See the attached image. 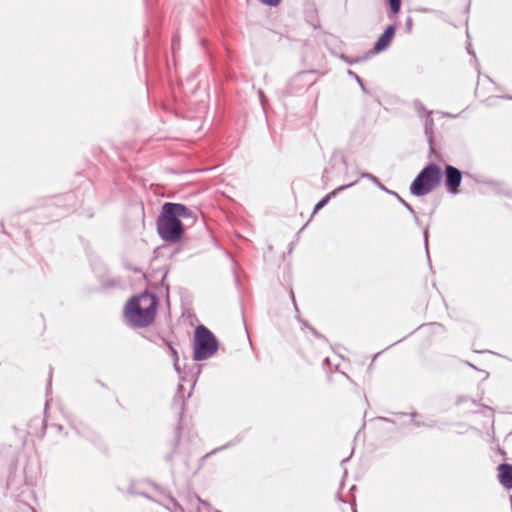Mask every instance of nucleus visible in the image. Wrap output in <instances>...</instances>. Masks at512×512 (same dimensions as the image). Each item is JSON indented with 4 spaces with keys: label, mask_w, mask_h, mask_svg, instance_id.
Wrapping results in <instances>:
<instances>
[{
    "label": "nucleus",
    "mask_w": 512,
    "mask_h": 512,
    "mask_svg": "<svg viewBox=\"0 0 512 512\" xmlns=\"http://www.w3.org/2000/svg\"><path fill=\"white\" fill-rule=\"evenodd\" d=\"M181 219L194 221V211L182 203L165 202L157 217V232L167 243H177L184 235V225Z\"/></svg>",
    "instance_id": "obj_1"
},
{
    "label": "nucleus",
    "mask_w": 512,
    "mask_h": 512,
    "mask_svg": "<svg viewBox=\"0 0 512 512\" xmlns=\"http://www.w3.org/2000/svg\"><path fill=\"white\" fill-rule=\"evenodd\" d=\"M158 305L159 299L155 293L143 292L128 300L125 315L134 326L144 328L154 322Z\"/></svg>",
    "instance_id": "obj_2"
},
{
    "label": "nucleus",
    "mask_w": 512,
    "mask_h": 512,
    "mask_svg": "<svg viewBox=\"0 0 512 512\" xmlns=\"http://www.w3.org/2000/svg\"><path fill=\"white\" fill-rule=\"evenodd\" d=\"M442 170L436 163L427 164L410 184V193L416 197L425 196L441 182Z\"/></svg>",
    "instance_id": "obj_3"
},
{
    "label": "nucleus",
    "mask_w": 512,
    "mask_h": 512,
    "mask_svg": "<svg viewBox=\"0 0 512 512\" xmlns=\"http://www.w3.org/2000/svg\"><path fill=\"white\" fill-rule=\"evenodd\" d=\"M219 348L216 336L204 325L195 328L193 339V359L203 361L212 357Z\"/></svg>",
    "instance_id": "obj_4"
},
{
    "label": "nucleus",
    "mask_w": 512,
    "mask_h": 512,
    "mask_svg": "<svg viewBox=\"0 0 512 512\" xmlns=\"http://www.w3.org/2000/svg\"><path fill=\"white\" fill-rule=\"evenodd\" d=\"M190 457L191 451L189 446L180 441V436L178 433L176 436V441L173 445V449L165 456V461L171 465V468H174L176 463L179 461L182 463L185 469H188Z\"/></svg>",
    "instance_id": "obj_5"
},
{
    "label": "nucleus",
    "mask_w": 512,
    "mask_h": 512,
    "mask_svg": "<svg viewBox=\"0 0 512 512\" xmlns=\"http://www.w3.org/2000/svg\"><path fill=\"white\" fill-rule=\"evenodd\" d=\"M314 73L315 71L313 70L297 73L290 79L286 93L288 95H296L307 91L315 83V80L312 78Z\"/></svg>",
    "instance_id": "obj_6"
},
{
    "label": "nucleus",
    "mask_w": 512,
    "mask_h": 512,
    "mask_svg": "<svg viewBox=\"0 0 512 512\" xmlns=\"http://www.w3.org/2000/svg\"><path fill=\"white\" fill-rule=\"evenodd\" d=\"M70 426L76 434L96 447L103 446L101 435L82 421H71Z\"/></svg>",
    "instance_id": "obj_7"
},
{
    "label": "nucleus",
    "mask_w": 512,
    "mask_h": 512,
    "mask_svg": "<svg viewBox=\"0 0 512 512\" xmlns=\"http://www.w3.org/2000/svg\"><path fill=\"white\" fill-rule=\"evenodd\" d=\"M444 185L450 194H457L462 183L463 172L453 165H446L444 168Z\"/></svg>",
    "instance_id": "obj_8"
},
{
    "label": "nucleus",
    "mask_w": 512,
    "mask_h": 512,
    "mask_svg": "<svg viewBox=\"0 0 512 512\" xmlns=\"http://www.w3.org/2000/svg\"><path fill=\"white\" fill-rule=\"evenodd\" d=\"M396 29L397 27L395 23L388 25L384 29V31L381 33V35L378 37V39L375 41L373 45L372 50L374 53H380L390 46L395 37Z\"/></svg>",
    "instance_id": "obj_9"
},
{
    "label": "nucleus",
    "mask_w": 512,
    "mask_h": 512,
    "mask_svg": "<svg viewBox=\"0 0 512 512\" xmlns=\"http://www.w3.org/2000/svg\"><path fill=\"white\" fill-rule=\"evenodd\" d=\"M499 483L507 490H512V464L501 463L497 466Z\"/></svg>",
    "instance_id": "obj_10"
},
{
    "label": "nucleus",
    "mask_w": 512,
    "mask_h": 512,
    "mask_svg": "<svg viewBox=\"0 0 512 512\" xmlns=\"http://www.w3.org/2000/svg\"><path fill=\"white\" fill-rule=\"evenodd\" d=\"M357 183V181H353L348 184L341 185L337 188H335L333 191L325 195L315 206L313 209V214H316L318 211H320L324 206L328 204V202L335 196H337L340 192L354 186Z\"/></svg>",
    "instance_id": "obj_11"
},
{
    "label": "nucleus",
    "mask_w": 512,
    "mask_h": 512,
    "mask_svg": "<svg viewBox=\"0 0 512 512\" xmlns=\"http://www.w3.org/2000/svg\"><path fill=\"white\" fill-rule=\"evenodd\" d=\"M423 120L424 133L429 144L430 153L435 154L436 150L434 147V120L432 118V115L426 116L425 118H423Z\"/></svg>",
    "instance_id": "obj_12"
},
{
    "label": "nucleus",
    "mask_w": 512,
    "mask_h": 512,
    "mask_svg": "<svg viewBox=\"0 0 512 512\" xmlns=\"http://www.w3.org/2000/svg\"><path fill=\"white\" fill-rule=\"evenodd\" d=\"M243 438H244V433H241V434L237 435L233 440H231V441L227 442L226 444H224L220 447H217V448L213 449L212 451L203 455L199 462V468H201L204 465V462L207 459H209L212 455L240 443L243 440Z\"/></svg>",
    "instance_id": "obj_13"
},
{
    "label": "nucleus",
    "mask_w": 512,
    "mask_h": 512,
    "mask_svg": "<svg viewBox=\"0 0 512 512\" xmlns=\"http://www.w3.org/2000/svg\"><path fill=\"white\" fill-rule=\"evenodd\" d=\"M360 177L361 178H366L368 180H370L372 183H374V185H376L380 190L384 191L385 193H387V195H393L397 200L398 202L400 203V199H403L397 192L395 191H392L390 189H388L386 186H384L380 181L379 179L373 175L372 173H369V172H360Z\"/></svg>",
    "instance_id": "obj_14"
},
{
    "label": "nucleus",
    "mask_w": 512,
    "mask_h": 512,
    "mask_svg": "<svg viewBox=\"0 0 512 512\" xmlns=\"http://www.w3.org/2000/svg\"><path fill=\"white\" fill-rule=\"evenodd\" d=\"M167 503L159 502L162 506H164L166 509L170 510L171 512H184V509L179 504V502L171 495L166 496Z\"/></svg>",
    "instance_id": "obj_15"
},
{
    "label": "nucleus",
    "mask_w": 512,
    "mask_h": 512,
    "mask_svg": "<svg viewBox=\"0 0 512 512\" xmlns=\"http://www.w3.org/2000/svg\"><path fill=\"white\" fill-rule=\"evenodd\" d=\"M412 105L417 115L422 119L428 115H432L433 113L432 111L427 110L423 103L418 99L414 100Z\"/></svg>",
    "instance_id": "obj_16"
},
{
    "label": "nucleus",
    "mask_w": 512,
    "mask_h": 512,
    "mask_svg": "<svg viewBox=\"0 0 512 512\" xmlns=\"http://www.w3.org/2000/svg\"><path fill=\"white\" fill-rule=\"evenodd\" d=\"M410 416L412 417V422H413V425L415 427L434 428L436 426L435 425V421H433V420H429L427 422H424V421H419V420L415 419L418 416L417 412L410 413Z\"/></svg>",
    "instance_id": "obj_17"
},
{
    "label": "nucleus",
    "mask_w": 512,
    "mask_h": 512,
    "mask_svg": "<svg viewBox=\"0 0 512 512\" xmlns=\"http://www.w3.org/2000/svg\"><path fill=\"white\" fill-rule=\"evenodd\" d=\"M400 204L403 205L406 210L411 214V216L413 217V220H414V223L417 225V226H421V221L415 211V209L405 200V199H400Z\"/></svg>",
    "instance_id": "obj_18"
},
{
    "label": "nucleus",
    "mask_w": 512,
    "mask_h": 512,
    "mask_svg": "<svg viewBox=\"0 0 512 512\" xmlns=\"http://www.w3.org/2000/svg\"><path fill=\"white\" fill-rule=\"evenodd\" d=\"M183 404H184V396H183V386L179 385L177 389V393L174 396L173 399V405L175 407H179L180 410H183Z\"/></svg>",
    "instance_id": "obj_19"
},
{
    "label": "nucleus",
    "mask_w": 512,
    "mask_h": 512,
    "mask_svg": "<svg viewBox=\"0 0 512 512\" xmlns=\"http://www.w3.org/2000/svg\"><path fill=\"white\" fill-rule=\"evenodd\" d=\"M392 14L396 15L401 10L402 0H386Z\"/></svg>",
    "instance_id": "obj_20"
},
{
    "label": "nucleus",
    "mask_w": 512,
    "mask_h": 512,
    "mask_svg": "<svg viewBox=\"0 0 512 512\" xmlns=\"http://www.w3.org/2000/svg\"><path fill=\"white\" fill-rule=\"evenodd\" d=\"M474 180L476 183L485 184L490 187H498L501 185L499 181L493 179L475 178Z\"/></svg>",
    "instance_id": "obj_21"
},
{
    "label": "nucleus",
    "mask_w": 512,
    "mask_h": 512,
    "mask_svg": "<svg viewBox=\"0 0 512 512\" xmlns=\"http://www.w3.org/2000/svg\"><path fill=\"white\" fill-rule=\"evenodd\" d=\"M347 74H348L351 78L355 79V83H358V85L360 86V88H361V90H362L363 92H365V93L367 92V89H366V87H365V85H364V83H363V80L358 76V74H357V73H355V72H354V71H352V70H348Z\"/></svg>",
    "instance_id": "obj_22"
},
{
    "label": "nucleus",
    "mask_w": 512,
    "mask_h": 512,
    "mask_svg": "<svg viewBox=\"0 0 512 512\" xmlns=\"http://www.w3.org/2000/svg\"><path fill=\"white\" fill-rule=\"evenodd\" d=\"M169 352H170L171 358H172V360H173V366H174V369H175L178 373H180V367H179V364H178V362H179V356H178V352H177L176 348H175V347H173L172 349H170V350H169Z\"/></svg>",
    "instance_id": "obj_23"
},
{
    "label": "nucleus",
    "mask_w": 512,
    "mask_h": 512,
    "mask_svg": "<svg viewBox=\"0 0 512 512\" xmlns=\"http://www.w3.org/2000/svg\"><path fill=\"white\" fill-rule=\"evenodd\" d=\"M291 298H292V301H293V305H294V308H295V311H296V319L304 326L308 329V326H310L308 324L307 321L303 320L300 318V315H299V309L297 307V304H296V301H295V297H294V293L293 291H291Z\"/></svg>",
    "instance_id": "obj_24"
},
{
    "label": "nucleus",
    "mask_w": 512,
    "mask_h": 512,
    "mask_svg": "<svg viewBox=\"0 0 512 512\" xmlns=\"http://www.w3.org/2000/svg\"><path fill=\"white\" fill-rule=\"evenodd\" d=\"M428 237H429V232H428V226H427L423 230V238H424V246H425V250H426V256H427V259L430 261L429 250H428Z\"/></svg>",
    "instance_id": "obj_25"
},
{
    "label": "nucleus",
    "mask_w": 512,
    "mask_h": 512,
    "mask_svg": "<svg viewBox=\"0 0 512 512\" xmlns=\"http://www.w3.org/2000/svg\"><path fill=\"white\" fill-rule=\"evenodd\" d=\"M261 4L269 7H277L282 0H258Z\"/></svg>",
    "instance_id": "obj_26"
},
{
    "label": "nucleus",
    "mask_w": 512,
    "mask_h": 512,
    "mask_svg": "<svg viewBox=\"0 0 512 512\" xmlns=\"http://www.w3.org/2000/svg\"><path fill=\"white\" fill-rule=\"evenodd\" d=\"M339 58L341 60H343L344 62H346L347 64H349V65H353V64H355V63H357L359 61V58H351V57H348V56H346L344 54H341L339 56Z\"/></svg>",
    "instance_id": "obj_27"
},
{
    "label": "nucleus",
    "mask_w": 512,
    "mask_h": 512,
    "mask_svg": "<svg viewBox=\"0 0 512 512\" xmlns=\"http://www.w3.org/2000/svg\"><path fill=\"white\" fill-rule=\"evenodd\" d=\"M308 329L311 331V333L318 339H321L325 342H327V338L321 334L319 331H317L314 327L308 326Z\"/></svg>",
    "instance_id": "obj_28"
},
{
    "label": "nucleus",
    "mask_w": 512,
    "mask_h": 512,
    "mask_svg": "<svg viewBox=\"0 0 512 512\" xmlns=\"http://www.w3.org/2000/svg\"><path fill=\"white\" fill-rule=\"evenodd\" d=\"M179 45H180V40H179V37L178 36H174L172 38V43H171V47H172V51H173V54L175 55L176 53V50L179 49Z\"/></svg>",
    "instance_id": "obj_29"
},
{
    "label": "nucleus",
    "mask_w": 512,
    "mask_h": 512,
    "mask_svg": "<svg viewBox=\"0 0 512 512\" xmlns=\"http://www.w3.org/2000/svg\"><path fill=\"white\" fill-rule=\"evenodd\" d=\"M412 27H413V20L411 17H408L405 21V28H406V31L408 33H410L412 31Z\"/></svg>",
    "instance_id": "obj_30"
},
{
    "label": "nucleus",
    "mask_w": 512,
    "mask_h": 512,
    "mask_svg": "<svg viewBox=\"0 0 512 512\" xmlns=\"http://www.w3.org/2000/svg\"><path fill=\"white\" fill-rule=\"evenodd\" d=\"M161 341L166 346V348H168V350H170V349H172L174 347L173 343L170 340L166 339V338H161Z\"/></svg>",
    "instance_id": "obj_31"
},
{
    "label": "nucleus",
    "mask_w": 512,
    "mask_h": 512,
    "mask_svg": "<svg viewBox=\"0 0 512 512\" xmlns=\"http://www.w3.org/2000/svg\"><path fill=\"white\" fill-rule=\"evenodd\" d=\"M258 94H259L260 102H261L262 106L264 107L265 106V96H264V93H263L262 90H259Z\"/></svg>",
    "instance_id": "obj_32"
},
{
    "label": "nucleus",
    "mask_w": 512,
    "mask_h": 512,
    "mask_svg": "<svg viewBox=\"0 0 512 512\" xmlns=\"http://www.w3.org/2000/svg\"><path fill=\"white\" fill-rule=\"evenodd\" d=\"M442 115L444 117H448V118H456V117H458V114H452V113H449V112H442Z\"/></svg>",
    "instance_id": "obj_33"
},
{
    "label": "nucleus",
    "mask_w": 512,
    "mask_h": 512,
    "mask_svg": "<svg viewBox=\"0 0 512 512\" xmlns=\"http://www.w3.org/2000/svg\"><path fill=\"white\" fill-rule=\"evenodd\" d=\"M53 427L57 430V431H62L63 430V426L60 425V424H55L53 425Z\"/></svg>",
    "instance_id": "obj_34"
},
{
    "label": "nucleus",
    "mask_w": 512,
    "mask_h": 512,
    "mask_svg": "<svg viewBox=\"0 0 512 512\" xmlns=\"http://www.w3.org/2000/svg\"><path fill=\"white\" fill-rule=\"evenodd\" d=\"M139 495H141V496H143V497H145V498H147V499H149V500L154 501V499H153L150 495H148V494H146V493H139Z\"/></svg>",
    "instance_id": "obj_35"
},
{
    "label": "nucleus",
    "mask_w": 512,
    "mask_h": 512,
    "mask_svg": "<svg viewBox=\"0 0 512 512\" xmlns=\"http://www.w3.org/2000/svg\"><path fill=\"white\" fill-rule=\"evenodd\" d=\"M330 364V359L328 357H326L324 360H323V366L325 367L326 365H329Z\"/></svg>",
    "instance_id": "obj_36"
},
{
    "label": "nucleus",
    "mask_w": 512,
    "mask_h": 512,
    "mask_svg": "<svg viewBox=\"0 0 512 512\" xmlns=\"http://www.w3.org/2000/svg\"><path fill=\"white\" fill-rule=\"evenodd\" d=\"M467 51L469 54H471L475 57V53H474V51H472V48H470V45L467 47Z\"/></svg>",
    "instance_id": "obj_37"
},
{
    "label": "nucleus",
    "mask_w": 512,
    "mask_h": 512,
    "mask_svg": "<svg viewBox=\"0 0 512 512\" xmlns=\"http://www.w3.org/2000/svg\"><path fill=\"white\" fill-rule=\"evenodd\" d=\"M381 419H382L383 421H385V422L393 423V421H392L390 418H385V417H383V418H381Z\"/></svg>",
    "instance_id": "obj_38"
},
{
    "label": "nucleus",
    "mask_w": 512,
    "mask_h": 512,
    "mask_svg": "<svg viewBox=\"0 0 512 512\" xmlns=\"http://www.w3.org/2000/svg\"><path fill=\"white\" fill-rule=\"evenodd\" d=\"M65 197H66V199H70V198L73 197V195L71 193H68V194L65 195Z\"/></svg>",
    "instance_id": "obj_39"
},
{
    "label": "nucleus",
    "mask_w": 512,
    "mask_h": 512,
    "mask_svg": "<svg viewBox=\"0 0 512 512\" xmlns=\"http://www.w3.org/2000/svg\"><path fill=\"white\" fill-rule=\"evenodd\" d=\"M431 325H435V326H438V327L441 326L439 323H432Z\"/></svg>",
    "instance_id": "obj_40"
},
{
    "label": "nucleus",
    "mask_w": 512,
    "mask_h": 512,
    "mask_svg": "<svg viewBox=\"0 0 512 512\" xmlns=\"http://www.w3.org/2000/svg\"><path fill=\"white\" fill-rule=\"evenodd\" d=\"M50 387H51V382L49 381L47 390H49Z\"/></svg>",
    "instance_id": "obj_41"
},
{
    "label": "nucleus",
    "mask_w": 512,
    "mask_h": 512,
    "mask_svg": "<svg viewBox=\"0 0 512 512\" xmlns=\"http://www.w3.org/2000/svg\"><path fill=\"white\" fill-rule=\"evenodd\" d=\"M348 459H349V458H344V459L342 460V463H344V462L348 461Z\"/></svg>",
    "instance_id": "obj_42"
},
{
    "label": "nucleus",
    "mask_w": 512,
    "mask_h": 512,
    "mask_svg": "<svg viewBox=\"0 0 512 512\" xmlns=\"http://www.w3.org/2000/svg\"><path fill=\"white\" fill-rule=\"evenodd\" d=\"M465 175H466L467 177H472V175H471V174H469V173H465Z\"/></svg>",
    "instance_id": "obj_43"
},
{
    "label": "nucleus",
    "mask_w": 512,
    "mask_h": 512,
    "mask_svg": "<svg viewBox=\"0 0 512 512\" xmlns=\"http://www.w3.org/2000/svg\"><path fill=\"white\" fill-rule=\"evenodd\" d=\"M353 512H357V511H356V509H355V507H353Z\"/></svg>",
    "instance_id": "obj_44"
},
{
    "label": "nucleus",
    "mask_w": 512,
    "mask_h": 512,
    "mask_svg": "<svg viewBox=\"0 0 512 512\" xmlns=\"http://www.w3.org/2000/svg\"><path fill=\"white\" fill-rule=\"evenodd\" d=\"M510 99H512V97H510Z\"/></svg>",
    "instance_id": "obj_45"
}]
</instances>
